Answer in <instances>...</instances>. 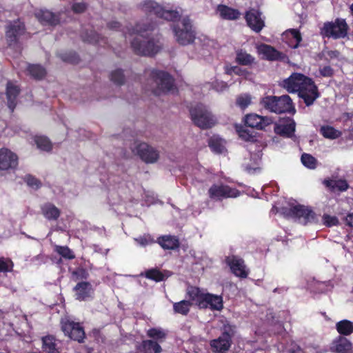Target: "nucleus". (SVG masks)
<instances>
[{"label":"nucleus","mask_w":353,"mask_h":353,"mask_svg":"<svg viewBox=\"0 0 353 353\" xmlns=\"http://www.w3.org/2000/svg\"><path fill=\"white\" fill-rule=\"evenodd\" d=\"M155 28L156 23L153 22L137 23L134 26L133 33L141 37H136L131 42V47L136 54L154 57L161 50V35H152Z\"/></svg>","instance_id":"1"},{"label":"nucleus","mask_w":353,"mask_h":353,"mask_svg":"<svg viewBox=\"0 0 353 353\" xmlns=\"http://www.w3.org/2000/svg\"><path fill=\"white\" fill-rule=\"evenodd\" d=\"M260 104L265 110L276 114L289 113L294 114L296 112L292 100L288 94L281 97L265 96L261 98Z\"/></svg>","instance_id":"2"},{"label":"nucleus","mask_w":353,"mask_h":353,"mask_svg":"<svg viewBox=\"0 0 353 353\" xmlns=\"http://www.w3.org/2000/svg\"><path fill=\"white\" fill-rule=\"evenodd\" d=\"M281 213L285 218H292L304 225L317 222V216L311 207L301 204L291 205L290 208L283 207Z\"/></svg>","instance_id":"3"},{"label":"nucleus","mask_w":353,"mask_h":353,"mask_svg":"<svg viewBox=\"0 0 353 353\" xmlns=\"http://www.w3.org/2000/svg\"><path fill=\"white\" fill-rule=\"evenodd\" d=\"M140 9L148 15H154L168 21H175L181 17L176 10H168L153 0H145L139 5Z\"/></svg>","instance_id":"4"},{"label":"nucleus","mask_w":353,"mask_h":353,"mask_svg":"<svg viewBox=\"0 0 353 353\" xmlns=\"http://www.w3.org/2000/svg\"><path fill=\"white\" fill-rule=\"evenodd\" d=\"M349 29L345 19L336 18L334 21L325 22L319 32L323 38L336 40L347 37Z\"/></svg>","instance_id":"5"},{"label":"nucleus","mask_w":353,"mask_h":353,"mask_svg":"<svg viewBox=\"0 0 353 353\" xmlns=\"http://www.w3.org/2000/svg\"><path fill=\"white\" fill-rule=\"evenodd\" d=\"M150 77L155 83L153 92L155 95L166 94L174 89V79L168 72L153 69Z\"/></svg>","instance_id":"6"},{"label":"nucleus","mask_w":353,"mask_h":353,"mask_svg":"<svg viewBox=\"0 0 353 353\" xmlns=\"http://www.w3.org/2000/svg\"><path fill=\"white\" fill-rule=\"evenodd\" d=\"M235 326L224 324L221 334L210 341L211 350L213 353H226L232 344V338L235 334Z\"/></svg>","instance_id":"7"},{"label":"nucleus","mask_w":353,"mask_h":353,"mask_svg":"<svg viewBox=\"0 0 353 353\" xmlns=\"http://www.w3.org/2000/svg\"><path fill=\"white\" fill-rule=\"evenodd\" d=\"M190 114L194 124L201 129L211 128L216 123L212 113L202 103L191 108Z\"/></svg>","instance_id":"8"},{"label":"nucleus","mask_w":353,"mask_h":353,"mask_svg":"<svg viewBox=\"0 0 353 353\" xmlns=\"http://www.w3.org/2000/svg\"><path fill=\"white\" fill-rule=\"evenodd\" d=\"M173 31L176 41L180 45L186 46L190 44L195 39V32L192 30V26L188 17H185L182 19L181 27L173 26Z\"/></svg>","instance_id":"9"},{"label":"nucleus","mask_w":353,"mask_h":353,"mask_svg":"<svg viewBox=\"0 0 353 353\" xmlns=\"http://www.w3.org/2000/svg\"><path fill=\"white\" fill-rule=\"evenodd\" d=\"M61 330L70 339L79 343H83L85 338L83 327L79 322H74L68 319L61 321Z\"/></svg>","instance_id":"10"},{"label":"nucleus","mask_w":353,"mask_h":353,"mask_svg":"<svg viewBox=\"0 0 353 353\" xmlns=\"http://www.w3.org/2000/svg\"><path fill=\"white\" fill-rule=\"evenodd\" d=\"M131 149L134 154L146 163H155L159 158L158 150L145 142L135 141Z\"/></svg>","instance_id":"11"},{"label":"nucleus","mask_w":353,"mask_h":353,"mask_svg":"<svg viewBox=\"0 0 353 353\" xmlns=\"http://www.w3.org/2000/svg\"><path fill=\"white\" fill-rule=\"evenodd\" d=\"M25 23L19 19L10 22L6 28V39L9 46H14L19 43V38L25 34Z\"/></svg>","instance_id":"12"},{"label":"nucleus","mask_w":353,"mask_h":353,"mask_svg":"<svg viewBox=\"0 0 353 353\" xmlns=\"http://www.w3.org/2000/svg\"><path fill=\"white\" fill-rule=\"evenodd\" d=\"M298 95L303 100L307 106H310L320 97V93L314 81L311 78L307 77L304 84L301 87Z\"/></svg>","instance_id":"13"},{"label":"nucleus","mask_w":353,"mask_h":353,"mask_svg":"<svg viewBox=\"0 0 353 353\" xmlns=\"http://www.w3.org/2000/svg\"><path fill=\"white\" fill-rule=\"evenodd\" d=\"M209 197L212 200L221 201L226 198H236L240 192L227 185L213 184L208 190Z\"/></svg>","instance_id":"14"},{"label":"nucleus","mask_w":353,"mask_h":353,"mask_svg":"<svg viewBox=\"0 0 353 353\" xmlns=\"http://www.w3.org/2000/svg\"><path fill=\"white\" fill-rule=\"evenodd\" d=\"M19 165L18 155L7 148H0V172L15 171Z\"/></svg>","instance_id":"15"},{"label":"nucleus","mask_w":353,"mask_h":353,"mask_svg":"<svg viewBox=\"0 0 353 353\" xmlns=\"http://www.w3.org/2000/svg\"><path fill=\"white\" fill-rule=\"evenodd\" d=\"M225 262L236 276L241 279L248 277L249 272L242 258L236 255L228 256L225 257Z\"/></svg>","instance_id":"16"},{"label":"nucleus","mask_w":353,"mask_h":353,"mask_svg":"<svg viewBox=\"0 0 353 353\" xmlns=\"http://www.w3.org/2000/svg\"><path fill=\"white\" fill-rule=\"evenodd\" d=\"M261 15V12L254 8L250 9L245 14V19L248 26L256 33L260 32L265 27V22L262 19Z\"/></svg>","instance_id":"17"},{"label":"nucleus","mask_w":353,"mask_h":353,"mask_svg":"<svg viewBox=\"0 0 353 353\" xmlns=\"http://www.w3.org/2000/svg\"><path fill=\"white\" fill-rule=\"evenodd\" d=\"M307 79V77L301 73H293L288 78L284 79L281 85L289 92H299Z\"/></svg>","instance_id":"18"},{"label":"nucleus","mask_w":353,"mask_h":353,"mask_svg":"<svg viewBox=\"0 0 353 353\" xmlns=\"http://www.w3.org/2000/svg\"><path fill=\"white\" fill-rule=\"evenodd\" d=\"M244 123L247 127L262 130L272 124V120L268 117H262L256 114H248L244 117Z\"/></svg>","instance_id":"19"},{"label":"nucleus","mask_w":353,"mask_h":353,"mask_svg":"<svg viewBox=\"0 0 353 353\" xmlns=\"http://www.w3.org/2000/svg\"><path fill=\"white\" fill-rule=\"evenodd\" d=\"M38 21L43 26H56L60 23L61 14L54 13L48 10H40L35 13Z\"/></svg>","instance_id":"20"},{"label":"nucleus","mask_w":353,"mask_h":353,"mask_svg":"<svg viewBox=\"0 0 353 353\" xmlns=\"http://www.w3.org/2000/svg\"><path fill=\"white\" fill-rule=\"evenodd\" d=\"M21 92L19 85L14 84L10 81L6 83V96L7 99V105L11 112H13L17 105V99Z\"/></svg>","instance_id":"21"},{"label":"nucleus","mask_w":353,"mask_h":353,"mask_svg":"<svg viewBox=\"0 0 353 353\" xmlns=\"http://www.w3.org/2000/svg\"><path fill=\"white\" fill-rule=\"evenodd\" d=\"M206 293H204L199 288L190 285L187 288L186 297L192 304H195L199 308L203 307Z\"/></svg>","instance_id":"22"},{"label":"nucleus","mask_w":353,"mask_h":353,"mask_svg":"<svg viewBox=\"0 0 353 353\" xmlns=\"http://www.w3.org/2000/svg\"><path fill=\"white\" fill-rule=\"evenodd\" d=\"M260 52L265 57V59L268 61H285L288 59L285 53L277 50L270 45L263 44L260 48Z\"/></svg>","instance_id":"23"},{"label":"nucleus","mask_w":353,"mask_h":353,"mask_svg":"<svg viewBox=\"0 0 353 353\" xmlns=\"http://www.w3.org/2000/svg\"><path fill=\"white\" fill-rule=\"evenodd\" d=\"M162 347L158 341L146 339L136 345L137 353H161Z\"/></svg>","instance_id":"24"},{"label":"nucleus","mask_w":353,"mask_h":353,"mask_svg":"<svg viewBox=\"0 0 353 353\" xmlns=\"http://www.w3.org/2000/svg\"><path fill=\"white\" fill-rule=\"evenodd\" d=\"M76 299L80 301H85L91 296L92 287L88 281L79 282L74 288Z\"/></svg>","instance_id":"25"},{"label":"nucleus","mask_w":353,"mask_h":353,"mask_svg":"<svg viewBox=\"0 0 353 353\" xmlns=\"http://www.w3.org/2000/svg\"><path fill=\"white\" fill-rule=\"evenodd\" d=\"M41 348L46 353H59L61 352L59 343L53 335H46L41 338Z\"/></svg>","instance_id":"26"},{"label":"nucleus","mask_w":353,"mask_h":353,"mask_svg":"<svg viewBox=\"0 0 353 353\" xmlns=\"http://www.w3.org/2000/svg\"><path fill=\"white\" fill-rule=\"evenodd\" d=\"M203 304L201 309L210 307L211 310L221 311L223 307L222 296L210 293H206Z\"/></svg>","instance_id":"27"},{"label":"nucleus","mask_w":353,"mask_h":353,"mask_svg":"<svg viewBox=\"0 0 353 353\" xmlns=\"http://www.w3.org/2000/svg\"><path fill=\"white\" fill-rule=\"evenodd\" d=\"M283 39H285V42L289 47L293 49L297 48L302 41L301 32L297 29H289L286 30L283 34Z\"/></svg>","instance_id":"28"},{"label":"nucleus","mask_w":353,"mask_h":353,"mask_svg":"<svg viewBox=\"0 0 353 353\" xmlns=\"http://www.w3.org/2000/svg\"><path fill=\"white\" fill-rule=\"evenodd\" d=\"M81 37L84 42L99 45L107 43V39L100 35L94 30L83 31Z\"/></svg>","instance_id":"29"},{"label":"nucleus","mask_w":353,"mask_h":353,"mask_svg":"<svg viewBox=\"0 0 353 353\" xmlns=\"http://www.w3.org/2000/svg\"><path fill=\"white\" fill-rule=\"evenodd\" d=\"M41 210L43 216L48 221H57L61 215L60 210L51 203L43 204Z\"/></svg>","instance_id":"30"},{"label":"nucleus","mask_w":353,"mask_h":353,"mask_svg":"<svg viewBox=\"0 0 353 353\" xmlns=\"http://www.w3.org/2000/svg\"><path fill=\"white\" fill-rule=\"evenodd\" d=\"M295 127V122L292 119L287 124H276L274 127V132L281 137L292 138L294 134Z\"/></svg>","instance_id":"31"},{"label":"nucleus","mask_w":353,"mask_h":353,"mask_svg":"<svg viewBox=\"0 0 353 353\" xmlns=\"http://www.w3.org/2000/svg\"><path fill=\"white\" fill-rule=\"evenodd\" d=\"M217 11L220 17L225 20H236L239 18L241 13L237 9L230 8L226 5L220 4L217 6Z\"/></svg>","instance_id":"32"},{"label":"nucleus","mask_w":353,"mask_h":353,"mask_svg":"<svg viewBox=\"0 0 353 353\" xmlns=\"http://www.w3.org/2000/svg\"><path fill=\"white\" fill-rule=\"evenodd\" d=\"M158 243L164 250H176L179 248V239L175 236L165 235L158 238Z\"/></svg>","instance_id":"33"},{"label":"nucleus","mask_w":353,"mask_h":353,"mask_svg":"<svg viewBox=\"0 0 353 353\" xmlns=\"http://www.w3.org/2000/svg\"><path fill=\"white\" fill-rule=\"evenodd\" d=\"M333 345L336 353H352V343L345 337L339 336Z\"/></svg>","instance_id":"34"},{"label":"nucleus","mask_w":353,"mask_h":353,"mask_svg":"<svg viewBox=\"0 0 353 353\" xmlns=\"http://www.w3.org/2000/svg\"><path fill=\"white\" fill-rule=\"evenodd\" d=\"M27 72L32 78L37 81L42 80L47 74L46 68L39 64H28Z\"/></svg>","instance_id":"35"},{"label":"nucleus","mask_w":353,"mask_h":353,"mask_svg":"<svg viewBox=\"0 0 353 353\" xmlns=\"http://www.w3.org/2000/svg\"><path fill=\"white\" fill-rule=\"evenodd\" d=\"M146 334L150 340L158 341L159 345L163 343L168 336L167 332L161 327L150 328L147 330Z\"/></svg>","instance_id":"36"},{"label":"nucleus","mask_w":353,"mask_h":353,"mask_svg":"<svg viewBox=\"0 0 353 353\" xmlns=\"http://www.w3.org/2000/svg\"><path fill=\"white\" fill-rule=\"evenodd\" d=\"M141 276H144L148 279L154 281L157 283L165 281L168 276L164 272L161 271L157 268H151L141 273Z\"/></svg>","instance_id":"37"},{"label":"nucleus","mask_w":353,"mask_h":353,"mask_svg":"<svg viewBox=\"0 0 353 353\" xmlns=\"http://www.w3.org/2000/svg\"><path fill=\"white\" fill-rule=\"evenodd\" d=\"M254 57L245 50L240 49L236 52L235 61L241 65H251L254 62Z\"/></svg>","instance_id":"38"},{"label":"nucleus","mask_w":353,"mask_h":353,"mask_svg":"<svg viewBox=\"0 0 353 353\" xmlns=\"http://www.w3.org/2000/svg\"><path fill=\"white\" fill-rule=\"evenodd\" d=\"M337 332L343 336H348L353 332V323L348 320H342L336 323Z\"/></svg>","instance_id":"39"},{"label":"nucleus","mask_w":353,"mask_h":353,"mask_svg":"<svg viewBox=\"0 0 353 353\" xmlns=\"http://www.w3.org/2000/svg\"><path fill=\"white\" fill-rule=\"evenodd\" d=\"M192 306V303L188 300H182L173 304V310L175 313L187 315Z\"/></svg>","instance_id":"40"},{"label":"nucleus","mask_w":353,"mask_h":353,"mask_svg":"<svg viewBox=\"0 0 353 353\" xmlns=\"http://www.w3.org/2000/svg\"><path fill=\"white\" fill-rule=\"evenodd\" d=\"M321 134L327 139H335L341 134V132L330 125H323L320 129Z\"/></svg>","instance_id":"41"},{"label":"nucleus","mask_w":353,"mask_h":353,"mask_svg":"<svg viewBox=\"0 0 353 353\" xmlns=\"http://www.w3.org/2000/svg\"><path fill=\"white\" fill-rule=\"evenodd\" d=\"M35 143L38 148L41 150L50 152L52 149V145L48 138L44 136L36 137L34 139Z\"/></svg>","instance_id":"42"},{"label":"nucleus","mask_w":353,"mask_h":353,"mask_svg":"<svg viewBox=\"0 0 353 353\" xmlns=\"http://www.w3.org/2000/svg\"><path fill=\"white\" fill-rule=\"evenodd\" d=\"M236 130L239 137L245 141H249L252 143L256 141V137L248 130L245 129L243 126H238L236 127Z\"/></svg>","instance_id":"43"},{"label":"nucleus","mask_w":353,"mask_h":353,"mask_svg":"<svg viewBox=\"0 0 353 353\" xmlns=\"http://www.w3.org/2000/svg\"><path fill=\"white\" fill-rule=\"evenodd\" d=\"M110 79L112 82L117 85H122L125 83V75L121 69H117L110 73Z\"/></svg>","instance_id":"44"},{"label":"nucleus","mask_w":353,"mask_h":353,"mask_svg":"<svg viewBox=\"0 0 353 353\" xmlns=\"http://www.w3.org/2000/svg\"><path fill=\"white\" fill-rule=\"evenodd\" d=\"M55 251L65 259L72 260L75 258L74 254L68 246L57 245Z\"/></svg>","instance_id":"45"},{"label":"nucleus","mask_w":353,"mask_h":353,"mask_svg":"<svg viewBox=\"0 0 353 353\" xmlns=\"http://www.w3.org/2000/svg\"><path fill=\"white\" fill-rule=\"evenodd\" d=\"M301 160L302 163L310 169H314L316 167L317 160L310 154L303 153Z\"/></svg>","instance_id":"46"},{"label":"nucleus","mask_w":353,"mask_h":353,"mask_svg":"<svg viewBox=\"0 0 353 353\" xmlns=\"http://www.w3.org/2000/svg\"><path fill=\"white\" fill-rule=\"evenodd\" d=\"M24 181L29 187L34 190L39 189L42 185L41 181L32 174H26L24 177Z\"/></svg>","instance_id":"47"},{"label":"nucleus","mask_w":353,"mask_h":353,"mask_svg":"<svg viewBox=\"0 0 353 353\" xmlns=\"http://www.w3.org/2000/svg\"><path fill=\"white\" fill-rule=\"evenodd\" d=\"M208 145L215 152L221 153L223 150L221 139L218 138H210L208 141Z\"/></svg>","instance_id":"48"},{"label":"nucleus","mask_w":353,"mask_h":353,"mask_svg":"<svg viewBox=\"0 0 353 353\" xmlns=\"http://www.w3.org/2000/svg\"><path fill=\"white\" fill-rule=\"evenodd\" d=\"M13 263L9 259L0 257V272H8L12 270Z\"/></svg>","instance_id":"49"},{"label":"nucleus","mask_w":353,"mask_h":353,"mask_svg":"<svg viewBox=\"0 0 353 353\" xmlns=\"http://www.w3.org/2000/svg\"><path fill=\"white\" fill-rule=\"evenodd\" d=\"M323 222L326 227L336 226L339 224L338 218L336 216H330L325 214L323 216Z\"/></svg>","instance_id":"50"},{"label":"nucleus","mask_w":353,"mask_h":353,"mask_svg":"<svg viewBox=\"0 0 353 353\" xmlns=\"http://www.w3.org/2000/svg\"><path fill=\"white\" fill-rule=\"evenodd\" d=\"M72 274L75 280L87 279L89 277L88 270L83 268H77L72 272Z\"/></svg>","instance_id":"51"},{"label":"nucleus","mask_w":353,"mask_h":353,"mask_svg":"<svg viewBox=\"0 0 353 353\" xmlns=\"http://www.w3.org/2000/svg\"><path fill=\"white\" fill-rule=\"evenodd\" d=\"M61 59L65 62L72 64H77L79 62L80 58L76 52H69L61 56Z\"/></svg>","instance_id":"52"},{"label":"nucleus","mask_w":353,"mask_h":353,"mask_svg":"<svg viewBox=\"0 0 353 353\" xmlns=\"http://www.w3.org/2000/svg\"><path fill=\"white\" fill-rule=\"evenodd\" d=\"M251 103V99L249 96H239L236 99V105L241 109H245Z\"/></svg>","instance_id":"53"},{"label":"nucleus","mask_w":353,"mask_h":353,"mask_svg":"<svg viewBox=\"0 0 353 353\" xmlns=\"http://www.w3.org/2000/svg\"><path fill=\"white\" fill-rule=\"evenodd\" d=\"M88 8V5L85 3H74L72 6V10L75 14L83 13Z\"/></svg>","instance_id":"54"},{"label":"nucleus","mask_w":353,"mask_h":353,"mask_svg":"<svg viewBox=\"0 0 353 353\" xmlns=\"http://www.w3.org/2000/svg\"><path fill=\"white\" fill-rule=\"evenodd\" d=\"M320 74L323 77H331L334 75V70L330 65H325L319 70Z\"/></svg>","instance_id":"55"},{"label":"nucleus","mask_w":353,"mask_h":353,"mask_svg":"<svg viewBox=\"0 0 353 353\" xmlns=\"http://www.w3.org/2000/svg\"><path fill=\"white\" fill-rule=\"evenodd\" d=\"M107 27L110 30H117L121 27V23L118 21H112L107 23Z\"/></svg>","instance_id":"56"},{"label":"nucleus","mask_w":353,"mask_h":353,"mask_svg":"<svg viewBox=\"0 0 353 353\" xmlns=\"http://www.w3.org/2000/svg\"><path fill=\"white\" fill-rule=\"evenodd\" d=\"M338 188L341 191H345L348 188V184L346 181H340Z\"/></svg>","instance_id":"57"},{"label":"nucleus","mask_w":353,"mask_h":353,"mask_svg":"<svg viewBox=\"0 0 353 353\" xmlns=\"http://www.w3.org/2000/svg\"><path fill=\"white\" fill-rule=\"evenodd\" d=\"M345 221L349 226L353 228V213L347 214L345 217Z\"/></svg>","instance_id":"58"},{"label":"nucleus","mask_w":353,"mask_h":353,"mask_svg":"<svg viewBox=\"0 0 353 353\" xmlns=\"http://www.w3.org/2000/svg\"><path fill=\"white\" fill-rule=\"evenodd\" d=\"M327 55L330 59L337 58L339 55L338 50H330L327 52Z\"/></svg>","instance_id":"59"},{"label":"nucleus","mask_w":353,"mask_h":353,"mask_svg":"<svg viewBox=\"0 0 353 353\" xmlns=\"http://www.w3.org/2000/svg\"><path fill=\"white\" fill-rule=\"evenodd\" d=\"M151 242H152V241H151V239L150 238H148V237H145V236L140 238V243L141 245H146L149 244Z\"/></svg>","instance_id":"60"},{"label":"nucleus","mask_w":353,"mask_h":353,"mask_svg":"<svg viewBox=\"0 0 353 353\" xmlns=\"http://www.w3.org/2000/svg\"><path fill=\"white\" fill-rule=\"evenodd\" d=\"M302 350L300 347H294L289 350V353H301Z\"/></svg>","instance_id":"61"},{"label":"nucleus","mask_w":353,"mask_h":353,"mask_svg":"<svg viewBox=\"0 0 353 353\" xmlns=\"http://www.w3.org/2000/svg\"><path fill=\"white\" fill-rule=\"evenodd\" d=\"M230 70H232L234 73L239 74V72L241 70V68H239L238 66H234V67L231 68Z\"/></svg>","instance_id":"62"},{"label":"nucleus","mask_w":353,"mask_h":353,"mask_svg":"<svg viewBox=\"0 0 353 353\" xmlns=\"http://www.w3.org/2000/svg\"><path fill=\"white\" fill-rule=\"evenodd\" d=\"M350 12L352 14H353V3L350 6Z\"/></svg>","instance_id":"63"}]
</instances>
